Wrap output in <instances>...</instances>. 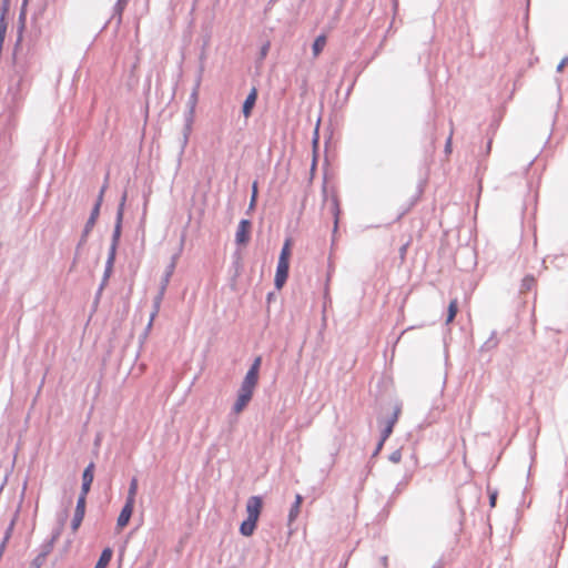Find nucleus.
<instances>
[{
    "instance_id": "4be33fe9",
    "label": "nucleus",
    "mask_w": 568,
    "mask_h": 568,
    "mask_svg": "<svg viewBox=\"0 0 568 568\" xmlns=\"http://www.w3.org/2000/svg\"><path fill=\"white\" fill-rule=\"evenodd\" d=\"M452 135H453V133H450V135L448 136L446 145H445V150L447 153H449L452 151Z\"/></svg>"
},
{
    "instance_id": "423d86ee",
    "label": "nucleus",
    "mask_w": 568,
    "mask_h": 568,
    "mask_svg": "<svg viewBox=\"0 0 568 568\" xmlns=\"http://www.w3.org/2000/svg\"><path fill=\"white\" fill-rule=\"evenodd\" d=\"M256 99H257L256 89H252V91L246 97L244 104H243V114L245 118H248L251 115V112L256 102Z\"/></svg>"
},
{
    "instance_id": "2eb2a0df",
    "label": "nucleus",
    "mask_w": 568,
    "mask_h": 568,
    "mask_svg": "<svg viewBox=\"0 0 568 568\" xmlns=\"http://www.w3.org/2000/svg\"><path fill=\"white\" fill-rule=\"evenodd\" d=\"M93 478H94V464L93 463H90L84 471H83V475H82V481L83 483H89V484H92L93 481Z\"/></svg>"
},
{
    "instance_id": "7ed1b4c3",
    "label": "nucleus",
    "mask_w": 568,
    "mask_h": 568,
    "mask_svg": "<svg viewBox=\"0 0 568 568\" xmlns=\"http://www.w3.org/2000/svg\"><path fill=\"white\" fill-rule=\"evenodd\" d=\"M263 508V500L260 496H252L246 501L247 518L258 521Z\"/></svg>"
},
{
    "instance_id": "5701e85b",
    "label": "nucleus",
    "mask_w": 568,
    "mask_h": 568,
    "mask_svg": "<svg viewBox=\"0 0 568 568\" xmlns=\"http://www.w3.org/2000/svg\"><path fill=\"white\" fill-rule=\"evenodd\" d=\"M113 260H114V248L112 250V253H111V255L109 257V267L106 270V274L110 272V268L112 266Z\"/></svg>"
},
{
    "instance_id": "a878e982",
    "label": "nucleus",
    "mask_w": 568,
    "mask_h": 568,
    "mask_svg": "<svg viewBox=\"0 0 568 568\" xmlns=\"http://www.w3.org/2000/svg\"><path fill=\"white\" fill-rule=\"evenodd\" d=\"M491 505H495V497H491Z\"/></svg>"
},
{
    "instance_id": "ddd939ff",
    "label": "nucleus",
    "mask_w": 568,
    "mask_h": 568,
    "mask_svg": "<svg viewBox=\"0 0 568 568\" xmlns=\"http://www.w3.org/2000/svg\"><path fill=\"white\" fill-rule=\"evenodd\" d=\"M136 493H138V479L135 477H133L130 481V486H129V490H128V496H126V503H130L131 504H135V496H136Z\"/></svg>"
},
{
    "instance_id": "aec40b11",
    "label": "nucleus",
    "mask_w": 568,
    "mask_h": 568,
    "mask_svg": "<svg viewBox=\"0 0 568 568\" xmlns=\"http://www.w3.org/2000/svg\"><path fill=\"white\" fill-rule=\"evenodd\" d=\"M389 460L394 464H398L402 460V453L400 450H395L389 455Z\"/></svg>"
},
{
    "instance_id": "393cba45",
    "label": "nucleus",
    "mask_w": 568,
    "mask_h": 568,
    "mask_svg": "<svg viewBox=\"0 0 568 568\" xmlns=\"http://www.w3.org/2000/svg\"><path fill=\"white\" fill-rule=\"evenodd\" d=\"M266 51H267V45L263 48V52H262V53H263V55H265V54H266Z\"/></svg>"
},
{
    "instance_id": "20e7f679",
    "label": "nucleus",
    "mask_w": 568,
    "mask_h": 568,
    "mask_svg": "<svg viewBox=\"0 0 568 568\" xmlns=\"http://www.w3.org/2000/svg\"><path fill=\"white\" fill-rule=\"evenodd\" d=\"M252 224L248 220H242L239 223L235 241L240 245H245L250 241Z\"/></svg>"
},
{
    "instance_id": "6ab92c4d",
    "label": "nucleus",
    "mask_w": 568,
    "mask_h": 568,
    "mask_svg": "<svg viewBox=\"0 0 568 568\" xmlns=\"http://www.w3.org/2000/svg\"><path fill=\"white\" fill-rule=\"evenodd\" d=\"M394 423H395V419L389 422L387 427L384 429L383 437H382V443L392 434Z\"/></svg>"
},
{
    "instance_id": "9d476101",
    "label": "nucleus",
    "mask_w": 568,
    "mask_h": 568,
    "mask_svg": "<svg viewBox=\"0 0 568 568\" xmlns=\"http://www.w3.org/2000/svg\"><path fill=\"white\" fill-rule=\"evenodd\" d=\"M326 43H327V38L325 34H321L315 39V41L312 45V51H313L314 58H317L322 53Z\"/></svg>"
},
{
    "instance_id": "0eeeda50",
    "label": "nucleus",
    "mask_w": 568,
    "mask_h": 568,
    "mask_svg": "<svg viewBox=\"0 0 568 568\" xmlns=\"http://www.w3.org/2000/svg\"><path fill=\"white\" fill-rule=\"evenodd\" d=\"M170 275H171V272H169V273L166 274V277H165V280H164V283H163V286H162V288H161V292H160V294L158 295V297L155 298V302H154V310H153V312H152V314H151V318H150V322H149V325H148L149 327H151V326H152L153 320H154V317L156 316V314L159 313L160 304H161V301H162V297H163V294H164V290H165V287H166V284L169 283V277H170Z\"/></svg>"
},
{
    "instance_id": "6e6552de",
    "label": "nucleus",
    "mask_w": 568,
    "mask_h": 568,
    "mask_svg": "<svg viewBox=\"0 0 568 568\" xmlns=\"http://www.w3.org/2000/svg\"><path fill=\"white\" fill-rule=\"evenodd\" d=\"M103 192H104V189L101 190V193L99 195V199H98V202L91 213V216L87 223V226H85V232H89L91 230V227L94 225L98 216H99V212H100V205H101V202H102V197H103Z\"/></svg>"
},
{
    "instance_id": "f257e3e1",
    "label": "nucleus",
    "mask_w": 568,
    "mask_h": 568,
    "mask_svg": "<svg viewBox=\"0 0 568 568\" xmlns=\"http://www.w3.org/2000/svg\"><path fill=\"white\" fill-rule=\"evenodd\" d=\"M261 363L262 358L257 356L241 384L237 398L233 405V412L235 415L241 414L245 409L254 395V390L258 383Z\"/></svg>"
},
{
    "instance_id": "b1692460",
    "label": "nucleus",
    "mask_w": 568,
    "mask_h": 568,
    "mask_svg": "<svg viewBox=\"0 0 568 568\" xmlns=\"http://www.w3.org/2000/svg\"><path fill=\"white\" fill-rule=\"evenodd\" d=\"M193 98H194V101H193V104H192V108H191V118H190V123L192 122V115H193V112H194V105H195V101H196V93L193 94Z\"/></svg>"
},
{
    "instance_id": "9b49d317",
    "label": "nucleus",
    "mask_w": 568,
    "mask_h": 568,
    "mask_svg": "<svg viewBox=\"0 0 568 568\" xmlns=\"http://www.w3.org/2000/svg\"><path fill=\"white\" fill-rule=\"evenodd\" d=\"M113 551L111 548L103 549L94 568H106L112 559Z\"/></svg>"
},
{
    "instance_id": "a211bd4d",
    "label": "nucleus",
    "mask_w": 568,
    "mask_h": 568,
    "mask_svg": "<svg viewBox=\"0 0 568 568\" xmlns=\"http://www.w3.org/2000/svg\"><path fill=\"white\" fill-rule=\"evenodd\" d=\"M252 195H251V202H250V207H254L255 203H256V197H257V183L254 182L253 183V187H252Z\"/></svg>"
},
{
    "instance_id": "39448f33",
    "label": "nucleus",
    "mask_w": 568,
    "mask_h": 568,
    "mask_svg": "<svg viewBox=\"0 0 568 568\" xmlns=\"http://www.w3.org/2000/svg\"><path fill=\"white\" fill-rule=\"evenodd\" d=\"M133 510H134V504H131V501L130 503L125 501V504L118 517V520H116V528L119 530H122L129 524L131 516L133 514Z\"/></svg>"
},
{
    "instance_id": "f3484780",
    "label": "nucleus",
    "mask_w": 568,
    "mask_h": 568,
    "mask_svg": "<svg viewBox=\"0 0 568 568\" xmlns=\"http://www.w3.org/2000/svg\"><path fill=\"white\" fill-rule=\"evenodd\" d=\"M83 518H84V516L74 513V516H73V519L71 523V527H72L73 531H77L79 529Z\"/></svg>"
},
{
    "instance_id": "f03ea898",
    "label": "nucleus",
    "mask_w": 568,
    "mask_h": 568,
    "mask_svg": "<svg viewBox=\"0 0 568 568\" xmlns=\"http://www.w3.org/2000/svg\"><path fill=\"white\" fill-rule=\"evenodd\" d=\"M291 255L292 240L287 239L282 247L274 278V284L277 290H281L287 280Z\"/></svg>"
},
{
    "instance_id": "4468645a",
    "label": "nucleus",
    "mask_w": 568,
    "mask_h": 568,
    "mask_svg": "<svg viewBox=\"0 0 568 568\" xmlns=\"http://www.w3.org/2000/svg\"><path fill=\"white\" fill-rule=\"evenodd\" d=\"M458 312V302L456 298L452 300L448 305L447 320L446 323L449 324L454 321L456 314Z\"/></svg>"
},
{
    "instance_id": "412c9836",
    "label": "nucleus",
    "mask_w": 568,
    "mask_h": 568,
    "mask_svg": "<svg viewBox=\"0 0 568 568\" xmlns=\"http://www.w3.org/2000/svg\"><path fill=\"white\" fill-rule=\"evenodd\" d=\"M91 485H92V484L83 483V481H82V487H81V494H80V496H83L84 498H87V495H88V493L90 491Z\"/></svg>"
},
{
    "instance_id": "dca6fc26",
    "label": "nucleus",
    "mask_w": 568,
    "mask_h": 568,
    "mask_svg": "<svg viewBox=\"0 0 568 568\" xmlns=\"http://www.w3.org/2000/svg\"><path fill=\"white\" fill-rule=\"evenodd\" d=\"M85 504H87V498H84L83 496H79V499H78L74 513L84 516V514H85Z\"/></svg>"
},
{
    "instance_id": "1a4fd4ad",
    "label": "nucleus",
    "mask_w": 568,
    "mask_h": 568,
    "mask_svg": "<svg viewBox=\"0 0 568 568\" xmlns=\"http://www.w3.org/2000/svg\"><path fill=\"white\" fill-rule=\"evenodd\" d=\"M256 524L257 521L246 518L240 526V532L245 537L252 536L256 528Z\"/></svg>"
},
{
    "instance_id": "f8f14e48",
    "label": "nucleus",
    "mask_w": 568,
    "mask_h": 568,
    "mask_svg": "<svg viewBox=\"0 0 568 568\" xmlns=\"http://www.w3.org/2000/svg\"><path fill=\"white\" fill-rule=\"evenodd\" d=\"M302 503H303V497L300 494H297L295 496V501L292 505V508H291L290 514H288V520L291 523L294 521L297 518V516L300 514V510H301Z\"/></svg>"
}]
</instances>
